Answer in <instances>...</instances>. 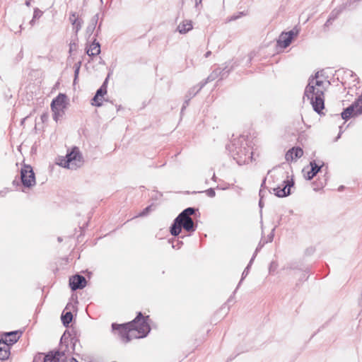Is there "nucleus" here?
Returning <instances> with one entry per match:
<instances>
[{
	"label": "nucleus",
	"mask_w": 362,
	"mask_h": 362,
	"mask_svg": "<svg viewBox=\"0 0 362 362\" xmlns=\"http://www.w3.org/2000/svg\"><path fill=\"white\" fill-rule=\"evenodd\" d=\"M293 185V180H289L287 179L283 181V185L281 186L274 187L273 191L274 192L276 196L279 197H284L290 194L291 187Z\"/></svg>",
	"instance_id": "9d476101"
},
{
	"label": "nucleus",
	"mask_w": 362,
	"mask_h": 362,
	"mask_svg": "<svg viewBox=\"0 0 362 362\" xmlns=\"http://www.w3.org/2000/svg\"><path fill=\"white\" fill-rule=\"evenodd\" d=\"M203 84L199 86H195L189 90V95L192 98L203 87Z\"/></svg>",
	"instance_id": "b1692460"
},
{
	"label": "nucleus",
	"mask_w": 362,
	"mask_h": 362,
	"mask_svg": "<svg viewBox=\"0 0 362 362\" xmlns=\"http://www.w3.org/2000/svg\"><path fill=\"white\" fill-rule=\"evenodd\" d=\"M42 15V11L39 8H35L33 19L30 21V24L33 25L34 21L37 18H40Z\"/></svg>",
	"instance_id": "5701e85b"
},
{
	"label": "nucleus",
	"mask_w": 362,
	"mask_h": 362,
	"mask_svg": "<svg viewBox=\"0 0 362 362\" xmlns=\"http://www.w3.org/2000/svg\"><path fill=\"white\" fill-rule=\"evenodd\" d=\"M80 66H81V62H78V64L76 65V68H75V71H74V76H75L74 80H76L78 77Z\"/></svg>",
	"instance_id": "c85d7f7f"
},
{
	"label": "nucleus",
	"mask_w": 362,
	"mask_h": 362,
	"mask_svg": "<svg viewBox=\"0 0 362 362\" xmlns=\"http://www.w3.org/2000/svg\"><path fill=\"white\" fill-rule=\"evenodd\" d=\"M362 114V95L341 114L342 119L346 120L351 117H356Z\"/></svg>",
	"instance_id": "6e6552de"
},
{
	"label": "nucleus",
	"mask_w": 362,
	"mask_h": 362,
	"mask_svg": "<svg viewBox=\"0 0 362 362\" xmlns=\"http://www.w3.org/2000/svg\"><path fill=\"white\" fill-rule=\"evenodd\" d=\"M252 259H251L250 262H252ZM250 264H251V263H250ZM250 265V264H248L247 267L245 268V269L243 271V274H242V279L240 280V284L241 283L242 280L245 276H247V275L248 274Z\"/></svg>",
	"instance_id": "cd10ccee"
},
{
	"label": "nucleus",
	"mask_w": 362,
	"mask_h": 362,
	"mask_svg": "<svg viewBox=\"0 0 362 362\" xmlns=\"http://www.w3.org/2000/svg\"><path fill=\"white\" fill-rule=\"evenodd\" d=\"M21 177L23 186L30 187L35 185V173L30 165H24L21 168Z\"/></svg>",
	"instance_id": "1a4fd4ad"
},
{
	"label": "nucleus",
	"mask_w": 362,
	"mask_h": 362,
	"mask_svg": "<svg viewBox=\"0 0 362 362\" xmlns=\"http://www.w3.org/2000/svg\"><path fill=\"white\" fill-rule=\"evenodd\" d=\"M73 315L71 312H66L62 315V321L65 326H67L72 320Z\"/></svg>",
	"instance_id": "aec40b11"
},
{
	"label": "nucleus",
	"mask_w": 362,
	"mask_h": 362,
	"mask_svg": "<svg viewBox=\"0 0 362 362\" xmlns=\"http://www.w3.org/2000/svg\"><path fill=\"white\" fill-rule=\"evenodd\" d=\"M206 194L210 197H214L216 194L215 191L213 189H209L206 191Z\"/></svg>",
	"instance_id": "c756f323"
},
{
	"label": "nucleus",
	"mask_w": 362,
	"mask_h": 362,
	"mask_svg": "<svg viewBox=\"0 0 362 362\" xmlns=\"http://www.w3.org/2000/svg\"><path fill=\"white\" fill-rule=\"evenodd\" d=\"M89 362H95V361H89Z\"/></svg>",
	"instance_id": "a19ab883"
},
{
	"label": "nucleus",
	"mask_w": 362,
	"mask_h": 362,
	"mask_svg": "<svg viewBox=\"0 0 362 362\" xmlns=\"http://www.w3.org/2000/svg\"><path fill=\"white\" fill-rule=\"evenodd\" d=\"M100 53V46L98 42H93L86 48V54L90 56H96Z\"/></svg>",
	"instance_id": "f3484780"
},
{
	"label": "nucleus",
	"mask_w": 362,
	"mask_h": 362,
	"mask_svg": "<svg viewBox=\"0 0 362 362\" xmlns=\"http://www.w3.org/2000/svg\"><path fill=\"white\" fill-rule=\"evenodd\" d=\"M211 52L210 51H208L206 54H205V57L207 58L209 57L210 55H211Z\"/></svg>",
	"instance_id": "f704fd0d"
},
{
	"label": "nucleus",
	"mask_w": 362,
	"mask_h": 362,
	"mask_svg": "<svg viewBox=\"0 0 362 362\" xmlns=\"http://www.w3.org/2000/svg\"><path fill=\"white\" fill-rule=\"evenodd\" d=\"M47 118V115H42V117H41V119L42 121H44L45 119Z\"/></svg>",
	"instance_id": "e433bc0d"
},
{
	"label": "nucleus",
	"mask_w": 362,
	"mask_h": 362,
	"mask_svg": "<svg viewBox=\"0 0 362 362\" xmlns=\"http://www.w3.org/2000/svg\"><path fill=\"white\" fill-rule=\"evenodd\" d=\"M298 35V30H290L287 33H282L277 41V44L279 47L286 48L291 44L294 36Z\"/></svg>",
	"instance_id": "9b49d317"
},
{
	"label": "nucleus",
	"mask_w": 362,
	"mask_h": 362,
	"mask_svg": "<svg viewBox=\"0 0 362 362\" xmlns=\"http://www.w3.org/2000/svg\"><path fill=\"white\" fill-rule=\"evenodd\" d=\"M150 208H151V206H148V207H146V208L144 210V211L140 214V216H144V215H145V214H146V213L150 210Z\"/></svg>",
	"instance_id": "473e14b6"
},
{
	"label": "nucleus",
	"mask_w": 362,
	"mask_h": 362,
	"mask_svg": "<svg viewBox=\"0 0 362 362\" xmlns=\"http://www.w3.org/2000/svg\"><path fill=\"white\" fill-rule=\"evenodd\" d=\"M67 97L65 94L59 93L51 103V109L53 112V119L57 122L64 114L67 106Z\"/></svg>",
	"instance_id": "0eeeda50"
},
{
	"label": "nucleus",
	"mask_w": 362,
	"mask_h": 362,
	"mask_svg": "<svg viewBox=\"0 0 362 362\" xmlns=\"http://www.w3.org/2000/svg\"><path fill=\"white\" fill-rule=\"evenodd\" d=\"M20 335L21 333L17 331L6 332L4 333L2 340L7 342L9 345H12L18 340Z\"/></svg>",
	"instance_id": "4468645a"
},
{
	"label": "nucleus",
	"mask_w": 362,
	"mask_h": 362,
	"mask_svg": "<svg viewBox=\"0 0 362 362\" xmlns=\"http://www.w3.org/2000/svg\"><path fill=\"white\" fill-rule=\"evenodd\" d=\"M33 362H78L73 357L66 356L64 352L56 351L55 353L50 352L44 356L42 354H39L35 356Z\"/></svg>",
	"instance_id": "39448f33"
},
{
	"label": "nucleus",
	"mask_w": 362,
	"mask_h": 362,
	"mask_svg": "<svg viewBox=\"0 0 362 362\" xmlns=\"http://www.w3.org/2000/svg\"><path fill=\"white\" fill-rule=\"evenodd\" d=\"M303 154V151L302 148H292L289 151H287L285 156V158L287 161H292L296 158H300Z\"/></svg>",
	"instance_id": "ddd939ff"
},
{
	"label": "nucleus",
	"mask_w": 362,
	"mask_h": 362,
	"mask_svg": "<svg viewBox=\"0 0 362 362\" xmlns=\"http://www.w3.org/2000/svg\"><path fill=\"white\" fill-rule=\"evenodd\" d=\"M182 227L187 231L194 230V224L192 218L187 216L180 218V214H179L170 228L171 234L174 236L178 235L181 232Z\"/></svg>",
	"instance_id": "423d86ee"
},
{
	"label": "nucleus",
	"mask_w": 362,
	"mask_h": 362,
	"mask_svg": "<svg viewBox=\"0 0 362 362\" xmlns=\"http://www.w3.org/2000/svg\"><path fill=\"white\" fill-rule=\"evenodd\" d=\"M201 3H202V0H199V2L198 1L196 2V6H197L198 4H199Z\"/></svg>",
	"instance_id": "4c0bfd02"
},
{
	"label": "nucleus",
	"mask_w": 362,
	"mask_h": 362,
	"mask_svg": "<svg viewBox=\"0 0 362 362\" xmlns=\"http://www.w3.org/2000/svg\"><path fill=\"white\" fill-rule=\"evenodd\" d=\"M311 169L307 173L306 178L308 180L313 179V177L318 173L320 167L318 166L315 161L310 162Z\"/></svg>",
	"instance_id": "a211bd4d"
},
{
	"label": "nucleus",
	"mask_w": 362,
	"mask_h": 362,
	"mask_svg": "<svg viewBox=\"0 0 362 362\" xmlns=\"http://www.w3.org/2000/svg\"><path fill=\"white\" fill-rule=\"evenodd\" d=\"M30 1H31V0H27V1H25V5H26L27 6H30Z\"/></svg>",
	"instance_id": "c9c22d12"
},
{
	"label": "nucleus",
	"mask_w": 362,
	"mask_h": 362,
	"mask_svg": "<svg viewBox=\"0 0 362 362\" xmlns=\"http://www.w3.org/2000/svg\"><path fill=\"white\" fill-rule=\"evenodd\" d=\"M98 15H95L90 21L88 26L87 27L86 32L88 35H91L95 28L98 22Z\"/></svg>",
	"instance_id": "6ab92c4d"
},
{
	"label": "nucleus",
	"mask_w": 362,
	"mask_h": 362,
	"mask_svg": "<svg viewBox=\"0 0 362 362\" xmlns=\"http://www.w3.org/2000/svg\"><path fill=\"white\" fill-rule=\"evenodd\" d=\"M238 18V16H233L230 17L229 21H235Z\"/></svg>",
	"instance_id": "72a5a7b5"
},
{
	"label": "nucleus",
	"mask_w": 362,
	"mask_h": 362,
	"mask_svg": "<svg viewBox=\"0 0 362 362\" xmlns=\"http://www.w3.org/2000/svg\"><path fill=\"white\" fill-rule=\"evenodd\" d=\"M82 24H83V21L81 19H78L77 21V22H76V23L72 24L73 28L76 33H77L80 30V29L82 27Z\"/></svg>",
	"instance_id": "393cba45"
},
{
	"label": "nucleus",
	"mask_w": 362,
	"mask_h": 362,
	"mask_svg": "<svg viewBox=\"0 0 362 362\" xmlns=\"http://www.w3.org/2000/svg\"><path fill=\"white\" fill-rule=\"evenodd\" d=\"M332 23V17H329L327 21H326L325 24V26H329V25H331Z\"/></svg>",
	"instance_id": "2f4dec72"
},
{
	"label": "nucleus",
	"mask_w": 362,
	"mask_h": 362,
	"mask_svg": "<svg viewBox=\"0 0 362 362\" xmlns=\"http://www.w3.org/2000/svg\"><path fill=\"white\" fill-rule=\"evenodd\" d=\"M192 28V22L189 20H185L178 25L177 30L180 34H185Z\"/></svg>",
	"instance_id": "dca6fc26"
},
{
	"label": "nucleus",
	"mask_w": 362,
	"mask_h": 362,
	"mask_svg": "<svg viewBox=\"0 0 362 362\" xmlns=\"http://www.w3.org/2000/svg\"><path fill=\"white\" fill-rule=\"evenodd\" d=\"M93 100L94 102V103H92L93 105H94L95 106H98V107L102 105L101 98H96V95L94 96Z\"/></svg>",
	"instance_id": "bb28decb"
},
{
	"label": "nucleus",
	"mask_w": 362,
	"mask_h": 362,
	"mask_svg": "<svg viewBox=\"0 0 362 362\" xmlns=\"http://www.w3.org/2000/svg\"><path fill=\"white\" fill-rule=\"evenodd\" d=\"M83 163V156L78 147L72 148L66 157L59 159L58 165L71 170H76Z\"/></svg>",
	"instance_id": "20e7f679"
},
{
	"label": "nucleus",
	"mask_w": 362,
	"mask_h": 362,
	"mask_svg": "<svg viewBox=\"0 0 362 362\" xmlns=\"http://www.w3.org/2000/svg\"><path fill=\"white\" fill-rule=\"evenodd\" d=\"M106 81H107V79L105 80V81L104 82L103 86L97 90L96 98H103L104 96V95H105L107 93V87L105 85Z\"/></svg>",
	"instance_id": "412c9836"
},
{
	"label": "nucleus",
	"mask_w": 362,
	"mask_h": 362,
	"mask_svg": "<svg viewBox=\"0 0 362 362\" xmlns=\"http://www.w3.org/2000/svg\"><path fill=\"white\" fill-rule=\"evenodd\" d=\"M195 212V210L194 208H191V207H189L186 209H185L184 211H182L180 214V218L184 216H189L192 214H194Z\"/></svg>",
	"instance_id": "4be33fe9"
},
{
	"label": "nucleus",
	"mask_w": 362,
	"mask_h": 362,
	"mask_svg": "<svg viewBox=\"0 0 362 362\" xmlns=\"http://www.w3.org/2000/svg\"><path fill=\"white\" fill-rule=\"evenodd\" d=\"M329 86V82L320 79L317 72L315 76L309 78L308 84L305 89V96L310 100L313 110L319 114L325 107L324 94Z\"/></svg>",
	"instance_id": "f03ea898"
},
{
	"label": "nucleus",
	"mask_w": 362,
	"mask_h": 362,
	"mask_svg": "<svg viewBox=\"0 0 362 362\" xmlns=\"http://www.w3.org/2000/svg\"><path fill=\"white\" fill-rule=\"evenodd\" d=\"M259 204L260 207H262V201H261V200L259 201Z\"/></svg>",
	"instance_id": "ea45409f"
},
{
	"label": "nucleus",
	"mask_w": 362,
	"mask_h": 362,
	"mask_svg": "<svg viewBox=\"0 0 362 362\" xmlns=\"http://www.w3.org/2000/svg\"><path fill=\"white\" fill-rule=\"evenodd\" d=\"M78 19L79 18H78V16L76 14V13H75V12L71 13L70 16H69V21L71 23V24L76 23V22H77V21Z\"/></svg>",
	"instance_id": "a878e982"
},
{
	"label": "nucleus",
	"mask_w": 362,
	"mask_h": 362,
	"mask_svg": "<svg viewBox=\"0 0 362 362\" xmlns=\"http://www.w3.org/2000/svg\"><path fill=\"white\" fill-rule=\"evenodd\" d=\"M227 148L238 163H245L251 158L250 154L252 153L250 152L245 139L243 136L234 139Z\"/></svg>",
	"instance_id": "7ed1b4c3"
},
{
	"label": "nucleus",
	"mask_w": 362,
	"mask_h": 362,
	"mask_svg": "<svg viewBox=\"0 0 362 362\" xmlns=\"http://www.w3.org/2000/svg\"><path fill=\"white\" fill-rule=\"evenodd\" d=\"M10 345L3 341L0 340V360H6L8 358L10 354Z\"/></svg>",
	"instance_id": "2eb2a0df"
},
{
	"label": "nucleus",
	"mask_w": 362,
	"mask_h": 362,
	"mask_svg": "<svg viewBox=\"0 0 362 362\" xmlns=\"http://www.w3.org/2000/svg\"><path fill=\"white\" fill-rule=\"evenodd\" d=\"M148 316L144 317L141 313H139L136 317L132 322L117 325H112V329L119 331L121 339L123 342L127 343L133 339H139L146 337L150 332V326L146 322Z\"/></svg>",
	"instance_id": "f257e3e1"
},
{
	"label": "nucleus",
	"mask_w": 362,
	"mask_h": 362,
	"mask_svg": "<svg viewBox=\"0 0 362 362\" xmlns=\"http://www.w3.org/2000/svg\"><path fill=\"white\" fill-rule=\"evenodd\" d=\"M86 280L81 275H75L69 279V285L73 291L81 289L86 286Z\"/></svg>",
	"instance_id": "f8f14e48"
},
{
	"label": "nucleus",
	"mask_w": 362,
	"mask_h": 362,
	"mask_svg": "<svg viewBox=\"0 0 362 362\" xmlns=\"http://www.w3.org/2000/svg\"><path fill=\"white\" fill-rule=\"evenodd\" d=\"M339 14L338 11H333L329 17H332V21L337 17V15Z\"/></svg>",
	"instance_id": "7c9ffc66"
},
{
	"label": "nucleus",
	"mask_w": 362,
	"mask_h": 362,
	"mask_svg": "<svg viewBox=\"0 0 362 362\" xmlns=\"http://www.w3.org/2000/svg\"><path fill=\"white\" fill-rule=\"evenodd\" d=\"M212 178H213V180H215V179H216V175H215V174H214V175H213Z\"/></svg>",
	"instance_id": "58836bf2"
}]
</instances>
